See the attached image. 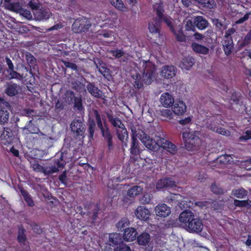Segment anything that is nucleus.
Listing matches in <instances>:
<instances>
[{
  "label": "nucleus",
  "mask_w": 251,
  "mask_h": 251,
  "mask_svg": "<svg viewBox=\"0 0 251 251\" xmlns=\"http://www.w3.org/2000/svg\"><path fill=\"white\" fill-rule=\"evenodd\" d=\"M138 134H139V138L144 146L153 152L158 151L160 148L166 150L172 154H175L177 152V149L176 146L163 138L158 136L156 141L142 130Z\"/></svg>",
  "instance_id": "f257e3e1"
},
{
  "label": "nucleus",
  "mask_w": 251,
  "mask_h": 251,
  "mask_svg": "<svg viewBox=\"0 0 251 251\" xmlns=\"http://www.w3.org/2000/svg\"><path fill=\"white\" fill-rule=\"evenodd\" d=\"M65 165L66 161L64 160L63 154L61 153L58 158H54L50 161L48 166L44 167L38 163H34L32 164V168L36 172L42 173L45 175H49L57 172L59 168H63Z\"/></svg>",
  "instance_id": "f03ea898"
},
{
  "label": "nucleus",
  "mask_w": 251,
  "mask_h": 251,
  "mask_svg": "<svg viewBox=\"0 0 251 251\" xmlns=\"http://www.w3.org/2000/svg\"><path fill=\"white\" fill-rule=\"evenodd\" d=\"M84 207L87 211L86 212L83 211L81 206H76L75 208L76 212L81 215H84L86 213L91 222L95 223L98 218L99 212L101 210L100 203L99 202L94 203L87 202L84 204Z\"/></svg>",
  "instance_id": "7ed1b4c3"
},
{
  "label": "nucleus",
  "mask_w": 251,
  "mask_h": 251,
  "mask_svg": "<svg viewBox=\"0 0 251 251\" xmlns=\"http://www.w3.org/2000/svg\"><path fill=\"white\" fill-rule=\"evenodd\" d=\"M200 133L197 131H186L182 133V138L187 150H194L201 144V139L199 137Z\"/></svg>",
  "instance_id": "20e7f679"
},
{
  "label": "nucleus",
  "mask_w": 251,
  "mask_h": 251,
  "mask_svg": "<svg viewBox=\"0 0 251 251\" xmlns=\"http://www.w3.org/2000/svg\"><path fill=\"white\" fill-rule=\"evenodd\" d=\"M106 116L108 121L115 127H118L116 130L117 137L120 141H123L125 138H127L128 133L124 124L118 117H114L112 114L106 113Z\"/></svg>",
  "instance_id": "39448f33"
},
{
  "label": "nucleus",
  "mask_w": 251,
  "mask_h": 251,
  "mask_svg": "<svg viewBox=\"0 0 251 251\" xmlns=\"http://www.w3.org/2000/svg\"><path fill=\"white\" fill-rule=\"evenodd\" d=\"M156 11V15L157 16L158 19V24H161L162 22H164L167 26L169 27L172 32L175 31V27L172 22V19L170 17L165 16L164 13L165 12L163 4L161 2L157 3L153 6Z\"/></svg>",
  "instance_id": "423d86ee"
},
{
  "label": "nucleus",
  "mask_w": 251,
  "mask_h": 251,
  "mask_svg": "<svg viewBox=\"0 0 251 251\" xmlns=\"http://www.w3.org/2000/svg\"><path fill=\"white\" fill-rule=\"evenodd\" d=\"M4 3L7 9L19 13L27 19H30L32 18L30 11L24 9L18 0H4Z\"/></svg>",
  "instance_id": "0eeeda50"
},
{
  "label": "nucleus",
  "mask_w": 251,
  "mask_h": 251,
  "mask_svg": "<svg viewBox=\"0 0 251 251\" xmlns=\"http://www.w3.org/2000/svg\"><path fill=\"white\" fill-rule=\"evenodd\" d=\"M143 81L147 85L151 84L154 77L156 67L151 62L146 61L143 65Z\"/></svg>",
  "instance_id": "6e6552de"
},
{
  "label": "nucleus",
  "mask_w": 251,
  "mask_h": 251,
  "mask_svg": "<svg viewBox=\"0 0 251 251\" xmlns=\"http://www.w3.org/2000/svg\"><path fill=\"white\" fill-rule=\"evenodd\" d=\"M91 26V24L89 19L84 17L79 18L73 24L72 30L74 33H81L86 31Z\"/></svg>",
  "instance_id": "1a4fd4ad"
},
{
  "label": "nucleus",
  "mask_w": 251,
  "mask_h": 251,
  "mask_svg": "<svg viewBox=\"0 0 251 251\" xmlns=\"http://www.w3.org/2000/svg\"><path fill=\"white\" fill-rule=\"evenodd\" d=\"M25 233V230L22 226L18 227L17 241L25 251H30V248Z\"/></svg>",
  "instance_id": "9d476101"
},
{
  "label": "nucleus",
  "mask_w": 251,
  "mask_h": 251,
  "mask_svg": "<svg viewBox=\"0 0 251 251\" xmlns=\"http://www.w3.org/2000/svg\"><path fill=\"white\" fill-rule=\"evenodd\" d=\"M100 132L104 141L106 144L108 151L111 152L113 150L114 147L113 134L110 131L108 126L104 128Z\"/></svg>",
  "instance_id": "9b49d317"
},
{
  "label": "nucleus",
  "mask_w": 251,
  "mask_h": 251,
  "mask_svg": "<svg viewBox=\"0 0 251 251\" xmlns=\"http://www.w3.org/2000/svg\"><path fill=\"white\" fill-rule=\"evenodd\" d=\"M176 185L175 181L170 177H164L158 180L156 184V188L157 190H161L163 188L172 189L176 187Z\"/></svg>",
  "instance_id": "f8f14e48"
},
{
  "label": "nucleus",
  "mask_w": 251,
  "mask_h": 251,
  "mask_svg": "<svg viewBox=\"0 0 251 251\" xmlns=\"http://www.w3.org/2000/svg\"><path fill=\"white\" fill-rule=\"evenodd\" d=\"M10 105L8 102L4 101L0 106V124L4 125L9 119L8 110L10 109Z\"/></svg>",
  "instance_id": "ddd939ff"
},
{
  "label": "nucleus",
  "mask_w": 251,
  "mask_h": 251,
  "mask_svg": "<svg viewBox=\"0 0 251 251\" xmlns=\"http://www.w3.org/2000/svg\"><path fill=\"white\" fill-rule=\"evenodd\" d=\"M185 103L181 100L175 101L172 106V110L176 115H182L186 112Z\"/></svg>",
  "instance_id": "4468645a"
},
{
  "label": "nucleus",
  "mask_w": 251,
  "mask_h": 251,
  "mask_svg": "<svg viewBox=\"0 0 251 251\" xmlns=\"http://www.w3.org/2000/svg\"><path fill=\"white\" fill-rule=\"evenodd\" d=\"M194 217V214L192 211L184 210L180 214L178 218L180 225L187 227L188 225Z\"/></svg>",
  "instance_id": "2eb2a0df"
},
{
  "label": "nucleus",
  "mask_w": 251,
  "mask_h": 251,
  "mask_svg": "<svg viewBox=\"0 0 251 251\" xmlns=\"http://www.w3.org/2000/svg\"><path fill=\"white\" fill-rule=\"evenodd\" d=\"M20 86L16 83H7L4 89L5 94L10 97L16 96L20 93Z\"/></svg>",
  "instance_id": "dca6fc26"
},
{
  "label": "nucleus",
  "mask_w": 251,
  "mask_h": 251,
  "mask_svg": "<svg viewBox=\"0 0 251 251\" xmlns=\"http://www.w3.org/2000/svg\"><path fill=\"white\" fill-rule=\"evenodd\" d=\"M203 227V225L201 221L199 218H194L191 221L188 225L187 228L190 232H200Z\"/></svg>",
  "instance_id": "f3484780"
},
{
  "label": "nucleus",
  "mask_w": 251,
  "mask_h": 251,
  "mask_svg": "<svg viewBox=\"0 0 251 251\" xmlns=\"http://www.w3.org/2000/svg\"><path fill=\"white\" fill-rule=\"evenodd\" d=\"M155 211L157 216L164 218L168 216L171 212L170 207L164 203L158 204L156 206Z\"/></svg>",
  "instance_id": "a211bd4d"
},
{
  "label": "nucleus",
  "mask_w": 251,
  "mask_h": 251,
  "mask_svg": "<svg viewBox=\"0 0 251 251\" xmlns=\"http://www.w3.org/2000/svg\"><path fill=\"white\" fill-rule=\"evenodd\" d=\"M135 214L138 219L144 221H147L151 215L149 210L144 206H138Z\"/></svg>",
  "instance_id": "6ab92c4d"
},
{
  "label": "nucleus",
  "mask_w": 251,
  "mask_h": 251,
  "mask_svg": "<svg viewBox=\"0 0 251 251\" xmlns=\"http://www.w3.org/2000/svg\"><path fill=\"white\" fill-rule=\"evenodd\" d=\"M10 128L1 127L0 128V140L4 145L10 144L12 142V134Z\"/></svg>",
  "instance_id": "aec40b11"
},
{
  "label": "nucleus",
  "mask_w": 251,
  "mask_h": 251,
  "mask_svg": "<svg viewBox=\"0 0 251 251\" xmlns=\"http://www.w3.org/2000/svg\"><path fill=\"white\" fill-rule=\"evenodd\" d=\"M160 74L165 78H171L176 74V68L172 65L164 66L162 68Z\"/></svg>",
  "instance_id": "412c9836"
},
{
  "label": "nucleus",
  "mask_w": 251,
  "mask_h": 251,
  "mask_svg": "<svg viewBox=\"0 0 251 251\" xmlns=\"http://www.w3.org/2000/svg\"><path fill=\"white\" fill-rule=\"evenodd\" d=\"M72 132L75 133L76 136H82L84 134V127L82 123L78 120L74 121L70 125Z\"/></svg>",
  "instance_id": "4be33fe9"
},
{
  "label": "nucleus",
  "mask_w": 251,
  "mask_h": 251,
  "mask_svg": "<svg viewBox=\"0 0 251 251\" xmlns=\"http://www.w3.org/2000/svg\"><path fill=\"white\" fill-rule=\"evenodd\" d=\"M160 101L164 107H170L175 102L174 98L168 93H163L160 98Z\"/></svg>",
  "instance_id": "5701e85b"
},
{
  "label": "nucleus",
  "mask_w": 251,
  "mask_h": 251,
  "mask_svg": "<svg viewBox=\"0 0 251 251\" xmlns=\"http://www.w3.org/2000/svg\"><path fill=\"white\" fill-rule=\"evenodd\" d=\"M137 234L136 230L133 227H127L125 229L123 238L126 241H132L134 240Z\"/></svg>",
  "instance_id": "b1692460"
},
{
  "label": "nucleus",
  "mask_w": 251,
  "mask_h": 251,
  "mask_svg": "<svg viewBox=\"0 0 251 251\" xmlns=\"http://www.w3.org/2000/svg\"><path fill=\"white\" fill-rule=\"evenodd\" d=\"M130 153L136 156L140 153L139 143L137 138V135L133 134L131 136V144L130 146Z\"/></svg>",
  "instance_id": "393cba45"
},
{
  "label": "nucleus",
  "mask_w": 251,
  "mask_h": 251,
  "mask_svg": "<svg viewBox=\"0 0 251 251\" xmlns=\"http://www.w3.org/2000/svg\"><path fill=\"white\" fill-rule=\"evenodd\" d=\"M87 89L90 94L97 98H102V92L96 87L93 83L88 82Z\"/></svg>",
  "instance_id": "a878e982"
},
{
  "label": "nucleus",
  "mask_w": 251,
  "mask_h": 251,
  "mask_svg": "<svg viewBox=\"0 0 251 251\" xmlns=\"http://www.w3.org/2000/svg\"><path fill=\"white\" fill-rule=\"evenodd\" d=\"M191 47L196 53L199 54L206 55L209 51V49L207 47L197 43H193Z\"/></svg>",
  "instance_id": "bb28decb"
},
{
  "label": "nucleus",
  "mask_w": 251,
  "mask_h": 251,
  "mask_svg": "<svg viewBox=\"0 0 251 251\" xmlns=\"http://www.w3.org/2000/svg\"><path fill=\"white\" fill-rule=\"evenodd\" d=\"M223 50L226 55H228L233 51V39H224L223 42Z\"/></svg>",
  "instance_id": "cd10ccee"
},
{
  "label": "nucleus",
  "mask_w": 251,
  "mask_h": 251,
  "mask_svg": "<svg viewBox=\"0 0 251 251\" xmlns=\"http://www.w3.org/2000/svg\"><path fill=\"white\" fill-rule=\"evenodd\" d=\"M195 59L191 56H187L183 58L180 64V67L182 69L186 70H189L195 63Z\"/></svg>",
  "instance_id": "c85d7f7f"
},
{
  "label": "nucleus",
  "mask_w": 251,
  "mask_h": 251,
  "mask_svg": "<svg viewBox=\"0 0 251 251\" xmlns=\"http://www.w3.org/2000/svg\"><path fill=\"white\" fill-rule=\"evenodd\" d=\"M194 24L199 29L202 30L207 26L208 22L202 16H197L194 19Z\"/></svg>",
  "instance_id": "c756f323"
},
{
  "label": "nucleus",
  "mask_w": 251,
  "mask_h": 251,
  "mask_svg": "<svg viewBox=\"0 0 251 251\" xmlns=\"http://www.w3.org/2000/svg\"><path fill=\"white\" fill-rule=\"evenodd\" d=\"M158 19H157V16L154 19L153 22H150L149 23V29L151 33H159L160 28L161 24H158Z\"/></svg>",
  "instance_id": "7c9ffc66"
},
{
  "label": "nucleus",
  "mask_w": 251,
  "mask_h": 251,
  "mask_svg": "<svg viewBox=\"0 0 251 251\" xmlns=\"http://www.w3.org/2000/svg\"><path fill=\"white\" fill-rule=\"evenodd\" d=\"M248 191L243 187L232 190L231 195L232 196L238 199L245 198L248 195Z\"/></svg>",
  "instance_id": "2f4dec72"
},
{
  "label": "nucleus",
  "mask_w": 251,
  "mask_h": 251,
  "mask_svg": "<svg viewBox=\"0 0 251 251\" xmlns=\"http://www.w3.org/2000/svg\"><path fill=\"white\" fill-rule=\"evenodd\" d=\"M143 191L141 186L135 185L130 187L127 192V195L130 197L134 198L140 195Z\"/></svg>",
  "instance_id": "473e14b6"
},
{
  "label": "nucleus",
  "mask_w": 251,
  "mask_h": 251,
  "mask_svg": "<svg viewBox=\"0 0 251 251\" xmlns=\"http://www.w3.org/2000/svg\"><path fill=\"white\" fill-rule=\"evenodd\" d=\"M150 234L147 232H143L137 237V242L139 245L142 246L147 245L150 241Z\"/></svg>",
  "instance_id": "72a5a7b5"
},
{
  "label": "nucleus",
  "mask_w": 251,
  "mask_h": 251,
  "mask_svg": "<svg viewBox=\"0 0 251 251\" xmlns=\"http://www.w3.org/2000/svg\"><path fill=\"white\" fill-rule=\"evenodd\" d=\"M73 103L74 104L73 108L74 109L80 112L84 111L85 109L83 105L82 98L81 95L76 97L74 100Z\"/></svg>",
  "instance_id": "f704fd0d"
},
{
  "label": "nucleus",
  "mask_w": 251,
  "mask_h": 251,
  "mask_svg": "<svg viewBox=\"0 0 251 251\" xmlns=\"http://www.w3.org/2000/svg\"><path fill=\"white\" fill-rule=\"evenodd\" d=\"M20 193L28 206L32 207L35 205V203L31 197L26 190L24 189H21Z\"/></svg>",
  "instance_id": "c9c22d12"
},
{
  "label": "nucleus",
  "mask_w": 251,
  "mask_h": 251,
  "mask_svg": "<svg viewBox=\"0 0 251 251\" xmlns=\"http://www.w3.org/2000/svg\"><path fill=\"white\" fill-rule=\"evenodd\" d=\"M199 4L200 6L207 8L208 9H213L216 6L214 0H195Z\"/></svg>",
  "instance_id": "e433bc0d"
},
{
  "label": "nucleus",
  "mask_w": 251,
  "mask_h": 251,
  "mask_svg": "<svg viewBox=\"0 0 251 251\" xmlns=\"http://www.w3.org/2000/svg\"><path fill=\"white\" fill-rule=\"evenodd\" d=\"M97 67L99 70V72L105 77L110 75V70L106 67V64L103 63L102 61L99 62V64L97 65Z\"/></svg>",
  "instance_id": "4c0bfd02"
},
{
  "label": "nucleus",
  "mask_w": 251,
  "mask_h": 251,
  "mask_svg": "<svg viewBox=\"0 0 251 251\" xmlns=\"http://www.w3.org/2000/svg\"><path fill=\"white\" fill-rule=\"evenodd\" d=\"M110 2L112 5L120 11H127V7L125 5L122 0H110Z\"/></svg>",
  "instance_id": "58836bf2"
},
{
  "label": "nucleus",
  "mask_w": 251,
  "mask_h": 251,
  "mask_svg": "<svg viewBox=\"0 0 251 251\" xmlns=\"http://www.w3.org/2000/svg\"><path fill=\"white\" fill-rule=\"evenodd\" d=\"M96 123L93 119H90L88 121V137L89 140L93 139L94 133L95 131Z\"/></svg>",
  "instance_id": "ea45409f"
},
{
  "label": "nucleus",
  "mask_w": 251,
  "mask_h": 251,
  "mask_svg": "<svg viewBox=\"0 0 251 251\" xmlns=\"http://www.w3.org/2000/svg\"><path fill=\"white\" fill-rule=\"evenodd\" d=\"M242 98V94L239 92L233 91L230 97V101L231 103L235 104H239Z\"/></svg>",
  "instance_id": "a19ab883"
},
{
  "label": "nucleus",
  "mask_w": 251,
  "mask_h": 251,
  "mask_svg": "<svg viewBox=\"0 0 251 251\" xmlns=\"http://www.w3.org/2000/svg\"><path fill=\"white\" fill-rule=\"evenodd\" d=\"M130 223L127 218H122L116 225L117 228L119 231H123L126 229Z\"/></svg>",
  "instance_id": "79ce46f5"
},
{
  "label": "nucleus",
  "mask_w": 251,
  "mask_h": 251,
  "mask_svg": "<svg viewBox=\"0 0 251 251\" xmlns=\"http://www.w3.org/2000/svg\"><path fill=\"white\" fill-rule=\"evenodd\" d=\"M36 16L39 20H47L50 18V13L46 9H39L36 13Z\"/></svg>",
  "instance_id": "37998d69"
},
{
  "label": "nucleus",
  "mask_w": 251,
  "mask_h": 251,
  "mask_svg": "<svg viewBox=\"0 0 251 251\" xmlns=\"http://www.w3.org/2000/svg\"><path fill=\"white\" fill-rule=\"evenodd\" d=\"M65 100L69 104L73 103L74 100L76 97L75 96V93L72 90H67L65 93Z\"/></svg>",
  "instance_id": "c03bdc74"
},
{
  "label": "nucleus",
  "mask_w": 251,
  "mask_h": 251,
  "mask_svg": "<svg viewBox=\"0 0 251 251\" xmlns=\"http://www.w3.org/2000/svg\"><path fill=\"white\" fill-rule=\"evenodd\" d=\"M172 32L176 36V38L177 41L179 42L185 41L186 36L183 33L182 27L180 28L177 32H176L175 29V31Z\"/></svg>",
  "instance_id": "a18cd8bd"
},
{
  "label": "nucleus",
  "mask_w": 251,
  "mask_h": 251,
  "mask_svg": "<svg viewBox=\"0 0 251 251\" xmlns=\"http://www.w3.org/2000/svg\"><path fill=\"white\" fill-rule=\"evenodd\" d=\"M158 114L165 118V120H171L173 118V114L170 109L160 110Z\"/></svg>",
  "instance_id": "49530a36"
},
{
  "label": "nucleus",
  "mask_w": 251,
  "mask_h": 251,
  "mask_svg": "<svg viewBox=\"0 0 251 251\" xmlns=\"http://www.w3.org/2000/svg\"><path fill=\"white\" fill-rule=\"evenodd\" d=\"M233 204L235 206L238 207H246L248 209L250 204V201L248 200H238L234 199L233 200Z\"/></svg>",
  "instance_id": "de8ad7c7"
},
{
  "label": "nucleus",
  "mask_w": 251,
  "mask_h": 251,
  "mask_svg": "<svg viewBox=\"0 0 251 251\" xmlns=\"http://www.w3.org/2000/svg\"><path fill=\"white\" fill-rule=\"evenodd\" d=\"M94 114L98 126L100 131L104 129V128H106V127H108L107 125L106 124H105L104 126L102 125L100 116L97 110H95Z\"/></svg>",
  "instance_id": "09e8293b"
},
{
  "label": "nucleus",
  "mask_w": 251,
  "mask_h": 251,
  "mask_svg": "<svg viewBox=\"0 0 251 251\" xmlns=\"http://www.w3.org/2000/svg\"><path fill=\"white\" fill-rule=\"evenodd\" d=\"M231 156L227 154H223L219 156L216 158V162L222 164L228 163L230 162Z\"/></svg>",
  "instance_id": "8fccbe9b"
},
{
  "label": "nucleus",
  "mask_w": 251,
  "mask_h": 251,
  "mask_svg": "<svg viewBox=\"0 0 251 251\" xmlns=\"http://www.w3.org/2000/svg\"><path fill=\"white\" fill-rule=\"evenodd\" d=\"M25 128L29 133L31 134L37 133L39 131V128L32 124L31 121L29 122L28 124L26 126Z\"/></svg>",
  "instance_id": "3c124183"
},
{
  "label": "nucleus",
  "mask_w": 251,
  "mask_h": 251,
  "mask_svg": "<svg viewBox=\"0 0 251 251\" xmlns=\"http://www.w3.org/2000/svg\"><path fill=\"white\" fill-rule=\"evenodd\" d=\"M180 196V195L179 194L170 193L169 195L166 197V201L169 203L176 202L178 201V199Z\"/></svg>",
  "instance_id": "603ef678"
},
{
  "label": "nucleus",
  "mask_w": 251,
  "mask_h": 251,
  "mask_svg": "<svg viewBox=\"0 0 251 251\" xmlns=\"http://www.w3.org/2000/svg\"><path fill=\"white\" fill-rule=\"evenodd\" d=\"M27 63L30 67H33L36 65V60L35 58L30 53H27L25 55Z\"/></svg>",
  "instance_id": "864d4df0"
},
{
  "label": "nucleus",
  "mask_w": 251,
  "mask_h": 251,
  "mask_svg": "<svg viewBox=\"0 0 251 251\" xmlns=\"http://www.w3.org/2000/svg\"><path fill=\"white\" fill-rule=\"evenodd\" d=\"M210 128L213 131H216V132H217L221 135L227 136V135H229V133H230L229 131L228 130H227L224 128H223L222 127H214V128H212V127L211 126Z\"/></svg>",
  "instance_id": "5fc2aeb1"
},
{
  "label": "nucleus",
  "mask_w": 251,
  "mask_h": 251,
  "mask_svg": "<svg viewBox=\"0 0 251 251\" xmlns=\"http://www.w3.org/2000/svg\"><path fill=\"white\" fill-rule=\"evenodd\" d=\"M72 88L77 92H80L84 88V85L79 81H75L72 83Z\"/></svg>",
  "instance_id": "6e6d98bb"
},
{
  "label": "nucleus",
  "mask_w": 251,
  "mask_h": 251,
  "mask_svg": "<svg viewBox=\"0 0 251 251\" xmlns=\"http://www.w3.org/2000/svg\"><path fill=\"white\" fill-rule=\"evenodd\" d=\"M195 27L194 22H193L191 20H188L186 21L185 28L186 30L194 31Z\"/></svg>",
  "instance_id": "4d7b16f0"
},
{
  "label": "nucleus",
  "mask_w": 251,
  "mask_h": 251,
  "mask_svg": "<svg viewBox=\"0 0 251 251\" xmlns=\"http://www.w3.org/2000/svg\"><path fill=\"white\" fill-rule=\"evenodd\" d=\"M64 109V102L58 99L55 102V110L57 112H60L61 110Z\"/></svg>",
  "instance_id": "13d9d810"
},
{
  "label": "nucleus",
  "mask_w": 251,
  "mask_h": 251,
  "mask_svg": "<svg viewBox=\"0 0 251 251\" xmlns=\"http://www.w3.org/2000/svg\"><path fill=\"white\" fill-rule=\"evenodd\" d=\"M236 30L234 28L228 29L225 33L224 39H233L232 35L235 32Z\"/></svg>",
  "instance_id": "bf43d9fd"
},
{
  "label": "nucleus",
  "mask_w": 251,
  "mask_h": 251,
  "mask_svg": "<svg viewBox=\"0 0 251 251\" xmlns=\"http://www.w3.org/2000/svg\"><path fill=\"white\" fill-rule=\"evenodd\" d=\"M251 29L248 32L247 34L244 37L242 43L241 44L242 46H246L248 45L251 42Z\"/></svg>",
  "instance_id": "052dcab7"
},
{
  "label": "nucleus",
  "mask_w": 251,
  "mask_h": 251,
  "mask_svg": "<svg viewBox=\"0 0 251 251\" xmlns=\"http://www.w3.org/2000/svg\"><path fill=\"white\" fill-rule=\"evenodd\" d=\"M62 62L66 68H70L73 71H76L77 70V67L75 63L65 60H62Z\"/></svg>",
  "instance_id": "680f3d73"
},
{
  "label": "nucleus",
  "mask_w": 251,
  "mask_h": 251,
  "mask_svg": "<svg viewBox=\"0 0 251 251\" xmlns=\"http://www.w3.org/2000/svg\"><path fill=\"white\" fill-rule=\"evenodd\" d=\"M211 191L215 194H221L223 193V189L218 187L215 183H212L210 186Z\"/></svg>",
  "instance_id": "e2e57ef3"
},
{
  "label": "nucleus",
  "mask_w": 251,
  "mask_h": 251,
  "mask_svg": "<svg viewBox=\"0 0 251 251\" xmlns=\"http://www.w3.org/2000/svg\"><path fill=\"white\" fill-rule=\"evenodd\" d=\"M9 71V77L10 79L16 78L20 79L22 77V75L19 73L15 71L14 69Z\"/></svg>",
  "instance_id": "0e129e2a"
},
{
  "label": "nucleus",
  "mask_w": 251,
  "mask_h": 251,
  "mask_svg": "<svg viewBox=\"0 0 251 251\" xmlns=\"http://www.w3.org/2000/svg\"><path fill=\"white\" fill-rule=\"evenodd\" d=\"M251 139V130H247L244 134L240 137L239 140L241 141H247Z\"/></svg>",
  "instance_id": "69168bd1"
},
{
  "label": "nucleus",
  "mask_w": 251,
  "mask_h": 251,
  "mask_svg": "<svg viewBox=\"0 0 251 251\" xmlns=\"http://www.w3.org/2000/svg\"><path fill=\"white\" fill-rule=\"evenodd\" d=\"M31 226L33 230L37 234H40L42 232V229L40 226L35 223H33Z\"/></svg>",
  "instance_id": "338daca9"
},
{
  "label": "nucleus",
  "mask_w": 251,
  "mask_h": 251,
  "mask_svg": "<svg viewBox=\"0 0 251 251\" xmlns=\"http://www.w3.org/2000/svg\"><path fill=\"white\" fill-rule=\"evenodd\" d=\"M116 251H131L129 247L127 245L121 244L117 247Z\"/></svg>",
  "instance_id": "774afa93"
}]
</instances>
